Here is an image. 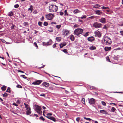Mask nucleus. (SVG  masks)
<instances>
[{
    "label": "nucleus",
    "mask_w": 123,
    "mask_h": 123,
    "mask_svg": "<svg viewBox=\"0 0 123 123\" xmlns=\"http://www.w3.org/2000/svg\"><path fill=\"white\" fill-rule=\"evenodd\" d=\"M49 11L52 12H55L57 10L58 6L56 5L52 4L49 6Z\"/></svg>",
    "instance_id": "f257e3e1"
},
{
    "label": "nucleus",
    "mask_w": 123,
    "mask_h": 123,
    "mask_svg": "<svg viewBox=\"0 0 123 123\" xmlns=\"http://www.w3.org/2000/svg\"><path fill=\"white\" fill-rule=\"evenodd\" d=\"M83 30L80 28H78L74 31V34L77 36H79L80 34H81L83 32Z\"/></svg>",
    "instance_id": "f03ea898"
},
{
    "label": "nucleus",
    "mask_w": 123,
    "mask_h": 123,
    "mask_svg": "<svg viewBox=\"0 0 123 123\" xmlns=\"http://www.w3.org/2000/svg\"><path fill=\"white\" fill-rule=\"evenodd\" d=\"M104 41L105 43L107 45L110 44L112 43V41L110 39L107 37H105L104 38Z\"/></svg>",
    "instance_id": "7ed1b4c3"
},
{
    "label": "nucleus",
    "mask_w": 123,
    "mask_h": 123,
    "mask_svg": "<svg viewBox=\"0 0 123 123\" xmlns=\"http://www.w3.org/2000/svg\"><path fill=\"white\" fill-rule=\"evenodd\" d=\"M35 107L36 111V112L40 114L42 113V111H41V108L40 106L36 105Z\"/></svg>",
    "instance_id": "20e7f679"
},
{
    "label": "nucleus",
    "mask_w": 123,
    "mask_h": 123,
    "mask_svg": "<svg viewBox=\"0 0 123 123\" xmlns=\"http://www.w3.org/2000/svg\"><path fill=\"white\" fill-rule=\"evenodd\" d=\"M46 18L48 20H51L54 16V14L49 13L47 15H46Z\"/></svg>",
    "instance_id": "39448f33"
},
{
    "label": "nucleus",
    "mask_w": 123,
    "mask_h": 123,
    "mask_svg": "<svg viewBox=\"0 0 123 123\" xmlns=\"http://www.w3.org/2000/svg\"><path fill=\"white\" fill-rule=\"evenodd\" d=\"M102 24L100 23L95 22L94 23L93 27L96 28L101 27V26Z\"/></svg>",
    "instance_id": "423d86ee"
},
{
    "label": "nucleus",
    "mask_w": 123,
    "mask_h": 123,
    "mask_svg": "<svg viewBox=\"0 0 123 123\" xmlns=\"http://www.w3.org/2000/svg\"><path fill=\"white\" fill-rule=\"evenodd\" d=\"M69 31L67 29H64L62 31V34L65 36H67L69 34Z\"/></svg>",
    "instance_id": "0eeeda50"
},
{
    "label": "nucleus",
    "mask_w": 123,
    "mask_h": 123,
    "mask_svg": "<svg viewBox=\"0 0 123 123\" xmlns=\"http://www.w3.org/2000/svg\"><path fill=\"white\" fill-rule=\"evenodd\" d=\"M88 100L89 103L91 104H93L95 102V99L93 98H91L90 99H88Z\"/></svg>",
    "instance_id": "6e6552de"
},
{
    "label": "nucleus",
    "mask_w": 123,
    "mask_h": 123,
    "mask_svg": "<svg viewBox=\"0 0 123 123\" xmlns=\"http://www.w3.org/2000/svg\"><path fill=\"white\" fill-rule=\"evenodd\" d=\"M42 81L40 80H37L35 81L32 84L34 85H39L40 84Z\"/></svg>",
    "instance_id": "1a4fd4ad"
},
{
    "label": "nucleus",
    "mask_w": 123,
    "mask_h": 123,
    "mask_svg": "<svg viewBox=\"0 0 123 123\" xmlns=\"http://www.w3.org/2000/svg\"><path fill=\"white\" fill-rule=\"evenodd\" d=\"M46 117L50 119L54 122H56V120L55 118L52 116H46Z\"/></svg>",
    "instance_id": "9d476101"
},
{
    "label": "nucleus",
    "mask_w": 123,
    "mask_h": 123,
    "mask_svg": "<svg viewBox=\"0 0 123 123\" xmlns=\"http://www.w3.org/2000/svg\"><path fill=\"white\" fill-rule=\"evenodd\" d=\"M99 21L102 23H105L106 22V19L105 18H101L100 19H99Z\"/></svg>",
    "instance_id": "9b49d317"
},
{
    "label": "nucleus",
    "mask_w": 123,
    "mask_h": 123,
    "mask_svg": "<svg viewBox=\"0 0 123 123\" xmlns=\"http://www.w3.org/2000/svg\"><path fill=\"white\" fill-rule=\"evenodd\" d=\"M87 40L88 41L92 42L94 40L95 38L93 37L92 36L88 37Z\"/></svg>",
    "instance_id": "f8f14e48"
},
{
    "label": "nucleus",
    "mask_w": 123,
    "mask_h": 123,
    "mask_svg": "<svg viewBox=\"0 0 123 123\" xmlns=\"http://www.w3.org/2000/svg\"><path fill=\"white\" fill-rule=\"evenodd\" d=\"M94 33L95 36H97L98 37H100L101 36V34L99 31L95 32Z\"/></svg>",
    "instance_id": "ddd939ff"
},
{
    "label": "nucleus",
    "mask_w": 123,
    "mask_h": 123,
    "mask_svg": "<svg viewBox=\"0 0 123 123\" xmlns=\"http://www.w3.org/2000/svg\"><path fill=\"white\" fill-rule=\"evenodd\" d=\"M95 12L96 14L97 15H100L102 13V12L100 10L95 11Z\"/></svg>",
    "instance_id": "4468645a"
},
{
    "label": "nucleus",
    "mask_w": 123,
    "mask_h": 123,
    "mask_svg": "<svg viewBox=\"0 0 123 123\" xmlns=\"http://www.w3.org/2000/svg\"><path fill=\"white\" fill-rule=\"evenodd\" d=\"M66 44L67 43L66 42H64L60 44V47L61 48H62L63 46H66Z\"/></svg>",
    "instance_id": "2eb2a0df"
},
{
    "label": "nucleus",
    "mask_w": 123,
    "mask_h": 123,
    "mask_svg": "<svg viewBox=\"0 0 123 123\" xmlns=\"http://www.w3.org/2000/svg\"><path fill=\"white\" fill-rule=\"evenodd\" d=\"M100 112L101 113L104 114H108V113L106 111L104 110H100Z\"/></svg>",
    "instance_id": "dca6fc26"
},
{
    "label": "nucleus",
    "mask_w": 123,
    "mask_h": 123,
    "mask_svg": "<svg viewBox=\"0 0 123 123\" xmlns=\"http://www.w3.org/2000/svg\"><path fill=\"white\" fill-rule=\"evenodd\" d=\"M81 12L78 9H76L74 10H73V12L74 14H76L77 13L80 12Z\"/></svg>",
    "instance_id": "f3484780"
},
{
    "label": "nucleus",
    "mask_w": 123,
    "mask_h": 123,
    "mask_svg": "<svg viewBox=\"0 0 123 123\" xmlns=\"http://www.w3.org/2000/svg\"><path fill=\"white\" fill-rule=\"evenodd\" d=\"M14 15V13L12 11L8 13V15L10 17Z\"/></svg>",
    "instance_id": "a211bd4d"
},
{
    "label": "nucleus",
    "mask_w": 123,
    "mask_h": 123,
    "mask_svg": "<svg viewBox=\"0 0 123 123\" xmlns=\"http://www.w3.org/2000/svg\"><path fill=\"white\" fill-rule=\"evenodd\" d=\"M42 85L45 87H48L49 86V84L46 82L43 83L42 84Z\"/></svg>",
    "instance_id": "6ab92c4d"
},
{
    "label": "nucleus",
    "mask_w": 123,
    "mask_h": 123,
    "mask_svg": "<svg viewBox=\"0 0 123 123\" xmlns=\"http://www.w3.org/2000/svg\"><path fill=\"white\" fill-rule=\"evenodd\" d=\"M70 39L71 41H73L75 39L73 35H71L70 36Z\"/></svg>",
    "instance_id": "aec40b11"
},
{
    "label": "nucleus",
    "mask_w": 123,
    "mask_h": 123,
    "mask_svg": "<svg viewBox=\"0 0 123 123\" xmlns=\"http://www.w3.org/2000/svg\"><path fill=\"white\" fill-rule=\"evenodd\" d=\"M100 6V5L99 4H97L95 5L93 7V8H98Z\"/></svg>",
    "instance_id": "412c9836"
},
{
    "label": "nucleus",
    "mask_w": 123,
    "mask_h": 123,
    "mask_svg": "<svg viewBox=\"0 0 123 123\" xmlns=\"http://www.w3.org/2000/svg\"><path fill=\"white\" fill-rule=\"evenodd\" d=\"M62 38L61 37H56V40L58 42H59L62 40Z\"/></svg>",
    "instance_id": "4be33fe9"
},
{
    "label": "nucleus",
    "mask_w": 123,
    "mask_h": 123,
    "mask_svg": "<svg viewBox=\"0 0 123 123\" xmlns=\"http://www.w3.org/2000/svg\"><path fill=\"white\" fill-rule=\"evenodd\" d=\"M111 49V47H105V50L106 51L109 50Z\"/></svg>",
    "instance_id": "5701e85b"
},
{
    "label": "nucleus",
    "mask_w": 123,
    "mask_h": 123,
    "mask_svg": "<svg viewBox=\"0 0 123 123\" xmlns=\"http://www.w3.org/2000/svg\"><path fill=\"white\" fill-rule=\"evenodd\" d=\"M88 87L91 90L95 89H96V88L95 87L91 86H88Z\"/></svg>",
    "instance_id": "b1692460"
},
{
    "label": "nucleus",
    "mask_w": 123,
    "mask_h": 123,
    "mask_svg": "<svg viewBox=\"0 0 123 123\" xmlns=\"http://www.w3.org/2000/svg\"><path fill=\"white\" fill-rule=\"evenodd\" d=\"M89 49L92 50H93L95 49H96V47L94 46H91L89 48Z\"/></svg>",
    "instance_id": "393cba45"
},
{
    "label": "nucleus",
    "mask_w": 123,
    "mask_h": 123,
    "mask_svg": "<svg viewBox=\"0 0 123 123\" xmlns=\"http://www.w3.org/2000/svg\"><path fill=\"white\" fill-rule=\"evenodd\" d=\"M7 87L5 85H4L3 87L1 88V89L2 91H5Z\"/></svg>",
    "instance_id": "a878e982"
},
{
    "label": "nucleus",
    "mask_w": 123,
    "mask_h": 123,
    "mask_svg": "<svg viewBox=\"0 0 123 123\" xmlns=\"http://www.w3.org/2000/svg\"><path fill=\"white\" fill-rule=\"evenodd\" d=\"M52 41L51 39L49 41L47 42L48 45H50L52 43Z\"/></svg>",
    "instance_id": "bb28decb"
},
{
    "label": "nucleus",
    "mask_w": 123,
    "mask_h": 123,
    "mask_svg": "<svg viewBox=\"0 0 123 123\" xmlns=\"http://www.w3.org/2000/svg\"><path fill=\"white\" fill-rule=\"evenodd\" d=\"M33 9V6L31 5H30V8L28 9V10H30L31 11V12H32Z\"/></svg>",
    "instance_id": "cd10ccee"
},
{
    "label": "nucleus",
    "mask_w": 123,
    "mask_h": 123,
    "mask_svg": "<svg viewBox=\"0 0 123 123\" xmlns=\"http://www.w3.org/2000/svg\"><path fill=\"white\" fill-rule=\"evenodd\" d=\"M114 60L118 61L119 59L118 57L117 56L114 55L113 57Z\"/></svg>",
    "instance_id": "c85d7f7f"
},
{
    "label": "nucleus",
    "mask_w": 123,
    "mask_h": 123,
    "mask_svg": "<svg viewBox=\"0 0 123 123\" xmlns=\"http://www.w3.org/2000/svg\"><path fill=\"white\" fill-rule=\"evenodd\" d=\"M31 113V110H27L26 111V114L27 115H29Z\"/></svg>",
    "instance_id": "c756f323"
},
{
    "label": "nucleus",
    "mask_w": 123,
    "mask_h": 123,
    "mask_svg": "<svg viewBox=\"0 0 123 123\" xmlns=\"http://www.w3.org/2000/svg\"><path fill=\"white\" fill-rule=\"evenodd\" d=\"M11 24L12 25H11V29H14V27H15V26L12 23Z\"/></svg>",
    "instance_id": "7c9ffc66"
},
{
    "label": "nucleus",
    "mask_w": 123,
    "mask_h": 123,
    "mask_svg": "<svg viewBox=\"0 0 123 123\" xmlns=\"http://www.w3.org/2000/svg\"><path fill=\"white\" fill-rule=\"evenodd\" d=\"M6 92H9V93H10L11 92L10 91V88L9 87H8L7 90L6 91Z\"/></svg>",
    "instance_id": "2f4dec72"
},
{
    "label": "nucleus",
    "mask_w": 123,
    "mask_h": 123,
    "mask_svg": "<svg viewBox=\"0 0 123 123\" xmlns=\"http://www.w3.org/2000/svg\"><path fill=\"white\" fill-rule=\"evenodd\" d=\"M3 97H7L8 95V94L6 92L5 93L3 94Z\"/></svg>",
    "instance_id": "473e14b6"
},
{
    "label": "nucleus",
    "mask_w": 123,
    "mask_h": 123,
    "mask_svg": "<svg viewBox=\"0 0 123 123\" xmlns=\"http://www.w3.org/2000/svg\"><path fill=\"white\" fill-rule=\"evenodd\" d=\"M116 110L115 108L114 107H112L111 109V111L112 112H114Z\"/></svg>",
    "instance_id": "72a5a7b5"
},
{
    "label": "nucleus",
    "mask_w": 123,
    "mask_h": 123,
    "mask_svg": "<svg viewBox=\"0 0 123 123\" xmlns=\"http://www.w3.org/2000/svg\"><path fill=\"white\" fill-rule=\"evenodd\" d=\"M16 87L17 88H22V87L20 85L17 84V85Z\"/></svg>",
    "instance_id": "f704fd0d"
},
{
    "label": "nucleus",
    "mask_w": 123,
    "mask_h": 123,
    "mask_svg": "<svg viewBox=\"0 0 123 123\" xmlns=\"http://www.w3.org/2000/svg\"><path fill=\"white\" fill-rule=\"evenodd\" d=\"M56 27L57 28L59 29L61 27V25H56Z\"/></svg>",
    "instance_id": "c9c22d12"
},
{
    "label": "nucleus",
    "mask_w": 123,
    "mask_h": 123,
    "mask_svg": "<svg viewBox=\"0 0 123 123\" xmlns=\"http://www.w3.org/2000/svg\"><path fill=\"white\" fill-rule=\"evenodd\" d=\"M39 119L43 121H44L45 120L44 118L42 116L40 117Z\"/></svg>",
    "instance_id": "e433bc0d"
},
{
    "label": "nucleus",
    "mask_w": 123,
    "mask_h": 123,
    "mask_svg": "<svg viewBox=\"0 0 123 123\" xmlns=\"http://www.w3.org/2000/svg\"><path fill=\"white\" fill-rule=\"evenodd\" d=\"M42 22L40 21H39L38 22V24L41 27H42Z\"/></svg>",
    "instance_id": "4c0bfd02"
},
{
    "label": "nucleus",
    "mask_w": 123,
    "mask_h": 123,
    "mask_svg": "<svg viewBox=\"0 0 123 123\" xmlns=\"http://www.w3.org/2000/svg\"><path fill=\"white\" fill-rule=\"evenodd\" d=\"M48 23L47 22H45L44 23V25L45 26H47L48 25Z\"/></svg>",
    "instance_id": "58836bf2"
},
{
    "label": "nucleus",
    "mask_w": 123,
    "mask_h": 123,
    "mask_svg": "<svg viewBox=\"0 0 123 123\" xmlns=\"http://www.w3.org/2000/svg\"><path fill=\"white\" fill-rule=\"evenodd\" d=\"M88 33L89 32H87L84 35V36L85 37L89 35Z\"/></svg>",
    "instance_id": "ea45409f"
},
{
    "label": "nucleus",
    "mask_w": 123,
    "mask_h": 123,
    "mask_svg": "<svg viewBox=\"0 0 123 123\" xmlns=\"http://www.w3.org/2000/svg\"><path fill=\"white\" fill-rule=\"evenodd\" d=\"M19 5L18 4H16L14 6V7L16 8H17L18 7H19Z\"/></svg>",
    "instance_id": "a19ab883"
},
{
    "label": "nucleus",
    "mask_w": 123,
    "mask_h": 123,
    "mask_svg": "<svg viewBox=\"0 0 123 123\" xmlns=\"http://www.w3.org/2000/svg\"><path fill=\"white\" fill-rule=\"evenodd\" d=\"M64 13H65V14H64L65 15H68V14L67 10H65Z\"/></svg>",
    "instance_id": "79ce46f5"
},
{
    "label": "nucleus",
    "mask_w": 123,
    "mask_h": 123,
    "mask_svg": "<svg viewBox=\"0 0 123 123\" xmlns=\"http://www.w3.org/2000/svg\"><path fill=\"white\" fill-rule=\"evenodd\" d=\"M102 104L104 106H106V103H105L103 101H102L101 102Z\"/></svg>",
    "instance_id": "37998d69"
},
{
    "label": "nucleus",
    "mask_w": 123,
    "mask_h": 123,
    "mask_svg": "<svg viewBox=\"0 0 123 123\" xmlns=\"http://www.w3.org/2000/svg\"><path fill=\"white\" fill-rule=\"evenodd\" d=\"M84 119H86L87 120L90 121L91 120V119L89 118H86V117H84Z\"/></svg>",
    "instance_id": "c03bdc74"
},
{
    "label": "nucleus",
    "mask_w": 123,
    "mask_h": 123,
    "mask_svg": "<svg viewBox=\"0 0 123 123\" xmlns=\"http://www.w3.org/2000/svg\"><path fill=\"white\" fill-rule=\"evenodd\" d=\"M86 18V15H84L81 17V19H83L84 18Z\"/></svg>",
    "instance_id": "a18cd8bd"
},
{
    "label": "nucleus",
    "mask_w": 123,
    "mask_h": 123,
    "mask_svg": "<svg viewBox=\"0 0 123 123\" xmlns=\"http://www.w3.org/2000/svg\"><path fill=\"white\" fill-rule=\"evenodd\" d=\"M120 34L122 36H123V30L121 31H120Z\"/></svg>",
    "instance_id": "49530a36"
},
{
    "label": "nucleus",
    "mask_w": 123,
    "mask_h": 123,
    "mask_svg": "<svg viewBox=\"0 0 123 123\" xmlns=\"http://www.w3.org/2000/svg\"><path fill=\"white\" fill-rule=\"evenodd\" d=\"M24 25L25 26H26L28 25V23L27 22H25L24 23Z\"/></svg>",
    "instance_id": "de8ad7c7"
},
{
    "label": "nucleus",
    "mask_w": 123,
    "mask_h": 123,
    "mask_svg": "<svg viewBox=\"0 0 123 123\" xmlns=\"http://www.w3.org/2000/svg\"><path fill=\"white\" fill-rule=\"evenodd\" d=\"M43 44L44 45H48L47 42L45 43L44 42H43Z\"/></svg>",
    "instance_id": "09e8293b"
},
{
    "label": "nucleus",
    "mask_w": 123,
    "mask_h": 123,
    "mask_svg": "<svg viewBox=\"0 0 123 123\" xmlns=\"http://www.w3.org/2000/svg\"><path fill=\"white\" fill-rule=\"evenodd\" d=\"M21 76L24 79H26L27 77L25 76L24 75H21Z\"/></svg>",
    "instance_id": "8fccbe9b"
},
{
    "label": "nucleus",
    "mask_w": 123,
    "mask_h": 123,
    "mask_svg": "<svg viewBox=\"0 0 123 123\" xmlns=\"http://www.w3.org/2000/svg\"><path fill=\"white\" fill-rule=\"evenodd\" d=\"M34 45H35V46L36 47H37V48L38 47V46L37 45V44L36 42H34Z\"/></svg>",
    "instance_id": "3c124183"
},
{
    "label": "nucleus",
    "mask_w": 123,
    "mask_h": 123,
    "mask_svg": "<svg viewBox=\"0 0 123 123\" xmlns=\"http://www.w3.org/2000/svg\"><path fill=\"white\" fill-rule=\"evenodd\" d=\"M82 102L83 103V104H85V99L84 98H82Z\"/></svg>",
    "instance_id": "603ef678"
},
{
    "label": "nucleus",
    "mask_w": 123,
    "mask_h": 123,
    "mask_svg": "<svg viewBox=\"0 0 123 123\" xmlns=\"http://www.w3.org/2000/svg\"><path fill=\"white\" fill-rule=\"evenodd\" d=\"M60 15H63L64 13L62 12H59Z\"/></svg>",
    "instance_id": "864d4df0"
},
{
    "label": "nucleus",
    "mask_w": 123,
    "mask_h": 123,
    "mask_svg": "<svg viewBox=\"0 0 123 123\" xmlns=\"http://www.w3.org/2000/svg\"><path fill=\"white\" fill-rule=\"evenodd\" d=\"M24 105H25V108H26L28 106V104H26L25 103H24Z\"/></svg>",
    "instance_id": "5fc2aeb1"
},
{
    "label": "nucleus",
    "mask_w": 123,
    "mask_h": 123,
    "mask_svg": "<svg viewBox=\"0 0 123 123\" xmlns=\"http://www.w3.org/2000/svg\"><path fill=\"white\" fill-rule=\"evenodd\" d=\"M106 9V7L104 6H103L101 8V9Z\"/></svg>",
    "instance_id": "6e6d98bb"
},
{
    "label": "nucleus",
    "mask_w": 123,
    "mask_h": 123,
    "mask_svg": "<svg viewBox=\"0 0 123 123\" xmlns=\"http://www.w3.org/2000/svg\"><path fill=\"white\" fill-rule=\"evenodd\" d=\"M106 59L107 60H108L109 62H111V61L110 60V59H109V57H108V56H107V57L106 58Z\"/></svg>",
    "instance_id": "4d7b16f0"
},
{
    "label": "nucleus",
    "mask_w": 123,
    "mask_h": 123,
    "mask_svg": "<svg viewBox=\"0 0 123 123\" xmlns=\"http://www.w3.org/2000/svg\"><path fill=\"white\" fill-rule=\"evenodd\" d=\"M26 108V110H31V108H30V107L29 106H28V107Z\"/></svg>",
    "instance_id": "13d9d810"
},
{
    "label": "nucleus",
    "mask_w": 123,
    "mask_h": 123,
    "mask_svg": "<svg viewBox=\"0 0 123 123\" xmlns=\"http://www.w3.org/2000/svg\"><path fill=\"white\" fill-rule=\"evenodd\" d=\"M114 92V93H123V92Z\"/></svg>",
    "instance_id": "bf43d9fd"
},
{
    "label": "nucleus",
    "mask_w": 123,
    "mask_h": 123,
    "mask_svg": "<svg viewBox=\"0 0 123 123\" xmlns=\"http://www.w3.org/2000/svg\"><path fill=\"white\" fill-rule=\"evenodd\" d=\"M56 43H55L53 44V48H55L56 47Z\"/></svg>",
    "instance_id": "052dcab7"
},
{
    "label": "nucleus",
    "mask_w": 123,
    "mask_h": 123,
    "mask_svg": "<svg viewBox=\"0 0 123 123\" xmlns=\"http://www.w3.org/2000/svg\"><path fill=\"white\" fill-rule=\"evenodd\" d=\"M63 51L64 53H67V50L66 49H64L63 50Z\"/></svg>",
    "instance_id": "680f3d73"
},
{
    "label": "nucleus",
    "mask_w": 123,
    "mask_h": 123,
    "mask_svg": "<svg viewBox=\"0 0 123 123\" xmlns=\"http://www.w3.org/2000/svg\"><path fill=\"white\" fill-rule=\"evenodd\" d=\"M44 17L43 16L42 17L40 18V20L41 21H43L44 20Z\"/></svg>",
    "instance_id": "e2e57ef3"
},
{
    "label": "nucleus",
    "mask_w": 123,
    "mask_h": 123,
    "mask_svg": "<svg viewBox=\"0 0 123 123\" xmlns=\"http://www.w3.org/2000/svg\"><path fill=\"white\" fill-rule=\"evenodd\" d=\"M17 71H18V72H21V73H24V72L23 71L20 70H18Z\"/></svg>",
    "instance_id": "0e129e2a"
},
{
    "label": "nucleus",
    "mask_w": 123,
    "mask_h": 123,
    "mask_svg": "<svg viewBox=\"0 0 123 123\" xmlns=\"http://www.w3.org/2000/svg\"><path fill=\"white\" fill-rule=\"evenodd\" d=\"M79 25H78L77 24H75L74 26V27H78L79 26Z\"/></svg>",
    "instance_id": "69168bd1"
},
{
    "label": "nucleus",
    "mask_w": 123,
    "mask_h": 123,
    "mask_svg": "<svg viewBox=\"0 0 123 123\" xmlns=\"http://www.w3.org/2000/svg\"><path fill=\"white\" fill-rule=\"evenodd\" d=\"M80 119V118L79 117H77L76 119V120L78 121V122H79V120Z\"/></svg>",
    "instance_id": "338daca9"
},
{
    "label": "nucleus",
    "mask_w": 123,
    "mask_h": 123,
    "mask_svg": "<svg viewBox=\"0 0 123 123\" xmlns=\"http://www.w3.org/2000/svg\"><path fill=\"white\" fill-rule=\"evenodd\" d=\"M13 105H15L16 106H18V105L16 103H13Z\"/></svg>",
    "instance_id": "774afa93"
}]
</instances>
